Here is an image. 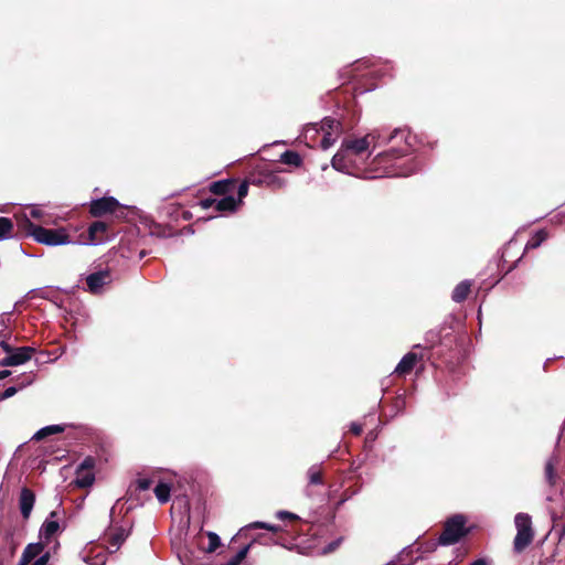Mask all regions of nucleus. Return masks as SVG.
Here are the masks:
<instances>
[{"label": "nucleus", "mask_w": 565, "mask_h": 565, "mask_svg": "<svg viewBox=\"0 0 565 565\" xmlns=\"http://www.w3.org/2000/svg\"><path fill=\"white\" fill-rule=\"evenodd\" d=\"M548 234L545 230L536 231L531 238L527 241L525 245V249H534L537 248L546 238Z\"/></svg>", "instance_id": "b1692460"}, {"label": "nucleus", "mask_w": 565, "mask_h": 565, "mask_svg": "<svg viewBox=\"0 0 565 565\" xmlns=\"http://www.w3.org/2000/svg\"><path fill=\"white\" fill-rule=\"evenodd\" d=\"M10 323H11V312H2L0 315V327H1L0 332L9 333V338L11 337V332L6 331V330L9 328Z\"/></svg>", "instance_id": "72a5a7b5"}, {"label": "nucleus", "mask_w": 565, "mask_h": 565, "mask_svg": "<svg viewBox=\"0 0 565 565\" xmlns=\"http://www.w3.org/2000/svg\"><path fill=\"white\" fill-rule=\"evenodd\" d=\"M332 167L343 173L347 174H359L361 177L362 171H356L354 161L352 159V153L341 146V149L333 156L331 160Z\"/></svg>", "instance_id": "0eeeda50"}, {"label": "nucleus", "mask_w": 565, "mask_h": 565, "mask_svg": "<svg viewBox=\"0 0 565 565\" xmlns=\"http://www.w3.org/2000/svg\"><path fill=\"white\" fill-rule=\"evenodd\" d=\"M44 546L41 543L28 544L19 559L18 565H29L33 559L43 554Z\"/></svg>", "instance_id": "ddd939ff"}, {"label": "nucleus", "mask_w": 565, "mask_h": 565, "mask_svg": "<svg viewBox=\"0 0 565 565\" xmlns=\"http://www.w3.org/2000/svg\"><path fill=\"white\" fill-rule=\"evenodd\" d=\"M362 65H366V62H358V63H355V68L358 70Z\"/></svg>", "instance_id": "a18cd8bd"}, {"label": "nucleus", "mask_w": 565, "mask_h": 565, "mask_svg": "<svg viewBox=\"0 0 565 565\" xmlns=\"http://www.w3.org/2000/svg\"><path fill=\"white\" fill-rule=\"evenodd\" d=\"M514 524L516 527V535L513 542L514 550L516 552H521L531 544L534 537L532 518L527 513H516L514 516Z\"/></svg>", "instance_id": "20e7f679"}, {"label": "nucleus", "mask_w": 565, "mask_h": 565, "mask_svg": "<svg viewBox=\"0 0 565 565\" xmlns=\"http://www.w3.org/2000/svg\"><path fill=\"white\" fill-rule=\"evenodd\" d=\"M470 565H489V563L484 558H479L472 562Z\"/></svg>", "instance_id": "37998d69"}, {"label": "nucleus", "mask_w": 565, "mask_h": 565, "mask_svg": "<svg viewBox=\"0 0 565 565\" xmlns=\"http://www.w3.org/2000/svg\"><path fill=\"white\" fill-rule=\"evenodd\" d=\"M49 558H50V554L47 552L43 553L38 558L33 559L34 562L30 563V565H46L49 562Z\"/></svg>", "instance_id": "4c0bfd02"}, {"label": "nucleus", "mask_w": 565, "mask_h": 565, "mask_svg": "<svg viewBox=\"0 0 565 565\" xmlns=\"http://www.w3.org/2000/svg\"><path fill=\"white\" fill-rule=\"evenodd\" d=\"M558 463V458L555 456L550 457L545 462V480L550 486H554L556 481L555 467Z\"/></svg>", "instance_id": "aec40b11"}, {"label": "nucleus", "mask_w": 565, "mask_h": 565, "mask_svg": "<svg viewBox=\"0 0 565 565\" xmlns=\"http://www.w3.org/2000/svg\"><path fill=\"white\" fill-rule=\"evenodd\" d=\"M341 540H337L332 543H330L328 546L324 547L323 552L324 553H330V552H333L340 544Z\"/></svg>", "instance_id": "79ce46f5"}, {"label": "nucleus", "mask_w": 565, "mask_h": 565, "mask_svg": "<svg viewBox=\"0 0 565 565\" xmlns=\"http://www.w3.org/2000/svg\"><path fill=\"white\" fill-rule=\"evenodd\" d=\"M118 205V201L113 196L102 198L92 202L90 212L95 216H100L114 212Z\"/></svg>", "instance_id": "9d476101"}, {"label": "nucleus", "mask_w": 565, "mask_h": 565, "mask_svg": "<svg viewBox=\"0 0 565 565\" xmlns=\"http://www.w3.org/2000/svg\"><path fill=\"white\" fill-rule=\"evenodd\" d=\"M107 231V225L104 222L96 221L88 227L89 238L92 244L97 245L103 242V234Z\"/></svg>", "instance_id": "f3484780"}, {"label": "nucleus", "mask_w": 565, "mask_h": 565, "mask_svg": "<svg viewBox=\"0 0 565 565\" xmlns=\"http://www.w3.org/2000/svg\"><path fill=\"white\" fill-rule=\"evenodd\" d=\"M32 216L38 217V216H39L38 212H35V211L33 210V211H32Z\"/></svg>", "instance_id": "49530a36"}, {"label": "nucleus", "mask_w": 565, "mask_h": 565, "mask_svg": "<svg viewBox=\"0 0 565 565\" xmlns=\"http://www.w3.org/2000/svg\"><path fill=\"white\" fill-rule=\"evenodd\" d=\"M33 379L31 376L28 377L26 382H22L19 386H9L7 387L1 396L0 401L7 399L15 395L20 390L24 388L25 386L30 385L32 383Z\"/></svg>", "instance_id": "cd10ccee"}, {"label": "nucleus", "mask_w": 565, "mask_h": 565, "mask_svg": "<svg viewBox=\"0 0 565 565\" xmlns=\"http://www.w3.org/2000/svg\"><path fill=\"white\" fill-rule=\"evenodd\" d=\"M276 518L279 520H298L299 516L295 513H291L289 511L280 510L277 511Z\"/></svg>", "instance_id": "c9c22d12"}, {"label": "nucleus", "mask_w": 565, "mask_h": 565, "mask_svg": "<svg viewBox=\"0 0 565 565\" xmlns=\"http://www.w3.org/2000/svg\"><path fill=\"white\" fill-rule=\"evenodd\" d=\"M207 537H209V546H207L206 551L209 553H212V552H214L221 545V539L214 532H209L207 533Z\"/></svg>", "instance_id": "473e14b6"}, {"label": "nucleus", "mask_w": 565, "mask_h": 565, "mask_svg": "<svg viewBox=\"0 0 565 565\" xmlns=\"http://www.w3.org/2000/svg\"><path fill=\"white\" fill-rule=\"evenodd\" d=\"M153 491H154L156 498L158 499V501L161 504L167 503L170 500L171 488L168 483L159 482L154 487Z\"/></svg>", "instance_id": "5701e85b"}, {"label": "nucleus", "mask_w": 565, "mask_h": 565, "mask_svg": "<svg viewBox=\"0 0 565 565\" xmlns=\"http://www.w3.org/2000/svg\"><path fill=\"white\" fill-rule=\"evenodd\" d=\"M12 230V221L8 217H0V239H7L11 237Z\"/></svg>", "instance_id": "c756f323"}, {"label": "nucleus", "mask_w": 565, "mask_h": 565, "mask_svg": "<svg viewBox=\"0 0 565 565\" xmlns=\"http://www.w3.org/2000/svg\"><path fill=\"white\" fill-rule=\"evenodd\" d=\"M11 374L10 371L3 370L0 371V380L8 377Z\"/></svg>", "instance_id": "c03bdc74"}, {"label": "nucleus", "mask_w": 565, "mask_h": 565, "mask_svg": "<svg viewBox=\"0 0 565 565\" xmlns=\"http://www.w3.org/2000/svg\"><path fill=\"white\" fill-rule=\"evenodd\" d=\"M95 481L94 473L84 469L76 470L75 483L79 488L90 487Z\"/></svg>", "instance_id": "412c9836"}, {"label": "nucleus", "mask_w": 565, "mask_h": 565, "mask_svg": "<svg viewBox=\"0 0 565 565\" xmlns=\"http://www.w3.org/2000/svg\"><path fill=\"white\" fill-rule=\"evenodd\" d=\"M366 135L373 148L384 146L398 137L406 143L409 137V134L405 129L399 128H395L391 132H388L386 128H375Z\"/></svg>", "instance_id": "423d86ee"}, {"label": "nucleus", "mask_w": 565, "mask_h": 565, "mask_svg": "<svg viewBox=\"0 0 565 565\" xmlns=\"http://www.w3.org/2000/svg\"><path fill=\"white\" fill-rule=\"evenodd\" d=\"M280 161L288 166L299 167L302 162V159L298 152L286 150L281 153Z\"/></svg>", "instance_id": "a878e982"}, {"label": "nucleus", "mask_w": 565, "mask_h": 565, "mask_svg": "<svg viewBox=\"0 0 565 565\" xmlns=\"http://www.w3.org/2000/svg\"><path fill=\"white\" fill-rule=\"evenodd\" d=\"M249 529H265V530L274 532V533H277L280 531V526H278V525H274V524L266 523V522H259V521L248 524L247 526L243 527L241 531H245V530H249Z\"/></svg>", "instance_id": "7c9ffc66"}, {"label": "nucleus", "mask_w": 565, "mask_h": 565, "mask_svg": "<svg viewBox=\"0 0 565 565\" xmlns=\"http://www.w3.org/2000/svg\"><path fill=\"white\" fill-rule=\"evenodd\" d=\"M66 427L67 425L65 424H54L42 427L32 436V440L40 441L49 436L64 433Z\"/></svg>", "instance_id": "dca6fc26"}, {"label": "nucleus", "mask_w": 565, "mask_h": 565, "mask_svg": "<svg viewBox=\"0 0 565 565\" xmlns=\"http://www.w3.org/2000/svg\"><path fill=\"white\" fill-rule=\"evenodd\" d=\"M323 137L320 141V146L323 150L329 149L337 140L340 132L322 131Z\"/></svg>", "instance_id": "2f4dec72"}, {"label": "nucleus", "mask_w": 565, "mask_h": 565, "mask_svg": "<svg viewBox=\"0 0 565 565\" xmlns=\"http://www.w3.org/2000/svg\"><path fill=\"white\" fill-rule=\"evenodd\" d=\"M239 206V201L233 195H224L222 199L216 200L215 210L218 212H235Z\"/></svg>", "instance_id": "a211bd4d"}, {"label": "nucleus", "mask_w": 565, "mask_h": 565, "mask_svg": "<svg viewBox=\"0 0 565 565\" xmlns=\"http://www.w3.org/2000/svg\"><path fill=\"white\" fill-rule=\"evenodd\" d=\"M411 145L377 153L361 172L364 179L408 177L417 170V164L407 158Z\"/></svg>", "instance_id": "f257e3e1"}, {"label": "nucleus", "mask_w": 565, "mask_h": 565, "mask_svg": "<svg viewBox=\"0 0 565 565\" xmlns=\"http://www.w3.org/2000/svg\"><path fill=\"white\" fill-rule=\"evenodd\" d=\"M252 544L243 546L233 557L223 563L222 565H239L247 556Z\"/></svg>", "instance_id": "c85d7f7f"}, {"label": "nucleus", "mask_w": 565, "mask_h": 565, "mask_svg": "<svg viewBox=\"0 0 565 565\" xmlns=\"http://www.w3.org/2000/svg\"><path fill=\"white\" fill-rule=\"evenodd\" d=\"M234 183L227 180L216 181L210 185V191L214 194L226 195L232 192Z\"/></svg>", "instance_id": "4be33fe9"}, {"label": "nucleus", "mask_w": 565, "mask_h": 565, "mask_svg": "<svg viewBox=\"0 0 565 565\" xmlns=\"http://www.w3.org/2000/svg\"><path fill=\"white\" fill-rule=\"evenodd\" d=\"M350 430L358 436L362 433L363 428L362 425L359 423H351Z\"/></svg>", "instance_id": "a19ab883"}, {"label": "nucleus", "mask_w": 565, "mask_h": 565, "mask_svg": "<svg viewBox=\"0 0 565 565\" xmlns=\"http://www.w3.org/2000/svg\"><path fill=\"white\" fill-rule=\"evenodd\" d=\"M466 520L462 515L457 514L451 516L445 524L444 532L439 536L441 545H451L457 543L465 534Z\"/></svg>", "instance_id": "39448f33"}, {"label": "nucleus", "mask_w": 565, "mask_h": 565, "mask_svg": "<svg viewBox=\"0 0 565 565\" xmlns=\"http://www.w3.org/2000/svg\"><path fill=\"white\" fill-rule=\"evenodd\" d=\"M8 339H9V333L0 332V347L7 353V356H4L0 361V365H2V366L22 365L25 362L31 360L32 354L35 352V348H33V347L12 348L8 343Z\"/></svg>", "instance_id": "f03ea898"}, {"label": "nucleus", "mask_w": 565, "mask_h": 565, "mask_svg": "<svg viewBox=\"0 0 565 565\" xmlns=\"http://www.w3.org/2000/svg\"><path fill=\"white\" fill-rule=\"evenodd\" d=\"M319 130L321 131H332V132H340V122L333 118H330V117H326L319 125L318 124H313V125H310L308 126L306 129H305V138L308 137V134L309 132H318Z\"/></svg>", "instance_id": "9b49d317"}, {"label": "nucleus", "mask_w": 565, "mask_h": 565, "mask_svg": "<svg viewBox=\"0 0 565 565\" xmlns=\"http://www.w3.org/2000/svg\"><path fill=\"white\" fill-rule=\"evenodd\" d=\"M127 537V533L125 532V530L120 529L118 531H116L114 534H111L110 536V541H109V544H108V548L111 551V552H115L117 551L120 545L124 543V541L126 540Z\"/></svg>", "instance_id": "bb28decb"}, {"label": "nucleus", "mask_w": 565, "mask_h": 565, "mask_svg": "<svg viewBox=\"0 0 565 565\" xmlns=\"http://www.w3.org/2000/svg\"><path fill=\"white\" fill-rule=\"evenodd\" d=\"M34 504L35 493L31 489L23 487L19 495V509L24 520H29Z\"/></svg>", "instance_id": "1a4fd4ad"}, {"label": "nucleus", "mask_w": 565, "mask_h": 565, "mask_svg": "<svg viewBox=\"0 0 565 565\" xmlns=\"http://www.w3.org/2000/svg\"><path fill=\"white\" fill-rule=\"evenodd\" d=\"M93 467H94V459L88 457L83 460V462L78 466L77 469H84L87 471H92Z\"/></svg>", "instance_id": "58836bf2"}, {"label": "nucleus", "mask_w": 565, "mask_h": 565, "mask_svg": "<svg viewBox=\"0 0 565 565\" xmlns=\"http://www.w3.org/2000/svg\"><path fill=\"white\" fill-rule=\"evenodd\" d=\"M308 483L311 486L322 484V471L319 465L311 466L307 471Z\"/></svg>", "instance_id": "393cba45"}, {"label": "nucleus", "mask_w": 565, "mask_h": 565, "mask_svg": "<svg viewBox=\"0 0 565 565\" xmlns=\"http://www.w3.org/2000/svg\"><path fill=\"white\" fill-rule=\"evenodd\" d=\"M419 356L414 352L406 353L399 363L396 365L394 373L397 375H406L408 374L415 366Z\"/></svg>", "instance_id": "4468645a"}, {"label": "nucleus", "mask_w": 565, "mask_h": 565, "mask_svg": "<svg viewBox=\"0 0 565 565\" xmlns=\"http://www.w3.org/2000/svg\"><path fill=\"white\" fill-rule=\"evenodd\" d=\"M30 233L38 243L49 246L67 245L72 242L65 228H46L31 224Z\"/></svg>", "instance_id": "7ed1b4c3"}, {"label": "nucleus", "mask_w": 565, "mask_h": 565, "mask_svg": "<svg viewBox=\"0 0 565 565\" xmlns=\"http://www.w3.org/2000/svg\"><path fill=\"white\" fill-rule=\"evenodd\" d=\"M151 483H152V481H151V479H149V478H139V479L137 480V482H136V484H137V489H138L139 491H146V490H148V489L151 487Z\"/></svg>", "instance_id": "e433bc0d"}, {"label": "nucleus", "mask_w": 565, "mask_h": 565, "mask_svg": "<svg viewBox=\"0 0 565 565\" xmlns=\"http://www.w3.org/2000/svg\"><path fill=\"white\" fill-rule=\"evenodd\" d=\"M247 193H248V183L246 181H244L238 185V189H237L236 201H239V205L243 203V199L247 195Z\"/></svg>", "instance_id": "f704fd0d"}, {"label": "nucleus", "mask_w": 565, "mask_h": 565, "mask_svg": "<svg viewBox=\"0 0 565 565\" xmlns=\"http://www.w3.org/2000/svg\"><path fill=\"white\" fill-rule=\"evenodd\" d=\"M342 145L352 154H360L369 149V147L371 146V141H370L367 135H365L362 138L344 139Z\"/></svg>", "instance_id": "f8f14e48"}, {"label": "nucleus", "mask_w": 565, "mask_h": 565, "mask_svg": "<svg viewBox=\"0 0 565 565\" xmlns=\"http://www.w3.org/2000/svg\"><path fill=\"white\" fill-rule=\"evenodd\" d=\"M216 200L215 199H204L200 201V205L202 209H210L212 206H215Z\"/></svg>", "instance_id": "ea45409f"}, {"label": "nucleus", "mask_w": 565, "mask_h": 565, "mask_svg": "<svg viewBox=\"0 0 565 565\" xmlns=\"http://www.w3.org/2000/svg\"><path fill=\"white\" fill-rule=\"evenodd\" d=\"M111 281V274L108 269H103L86 277L87 290L92 294H99L105 285Z\"/></svg>", "instance_id": "6e6552de"}, {"label": "nucleus", "mask_w": 565, "mask_h": 565, "mask_svg": "<svg viewBox=\"0 0 565 565\" xmlns=\"http://www.w3.org/2000/svg\"><path fill=\"white\" fill-rule=\"evenodd\" d=\"M56 516H57V512L52 511L50 513V516L44 521V523L42 524V526L40 529V534L45 540L51 539L60 529L58 522L56 520H53Z\"/></svg>", "instance_id": "2eb2a0df"}, {"label": "nucleus", "mask_w": 565, "mask_h": 565, "mask_svg": "<svg viewBox=\"0 0 565 565\" xmlns=\"http://www.w3.org/2000/svg\"><path fill=\"white\" fill-rule=\"evenodd\" d=\"M470 287H471L470 280H462L455 287L452 295H451V299L458 303L462 302L468 297Z\"/></svg>", "instance_id": "6ab92c4d"}]
</instances>
